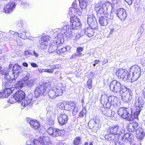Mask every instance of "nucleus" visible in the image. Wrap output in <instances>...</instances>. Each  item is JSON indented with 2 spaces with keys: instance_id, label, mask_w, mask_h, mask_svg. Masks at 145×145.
I'll return each mask as SVG.
<instances>
[{
  "instance_id": "f8f14e48",
  "label": "nucleus",
  "mask_w": 145,
  "mask_h": 145,
  "mask_svg": "<svg viewBox=\"0 0 145 145\" xmlns=\"http://www.w3.org/2000/svg\"><path fill=\"white\" fill-rule=\"evenodd\" d=\"M116 75L118 78L123 80H126L129 79L131 75L129 72L126 69H120L116 72Z\"/></svg>"
},
{
  "instance_id": "b1692460",
  "label": "nucleus",
  "mask_w": 145,
  "mask_h": 145,
  "mask_svg": "<svg viewBox=\"0 0 145 145\" xmlns=\"http://www.w3.org/2000/svg\"><path fill=\"white\" fill-rule=\"evenodd\" d=\"M127 128L129 132H134L135 131H136L139 129L138 124L135 122L130 123L129 124Z\"/></svg>"
},
{
  "instance_id": "7ed1b4c3",
  "label": "nucleus",
  "mask_w": 145,
  "mask_h": 145,
  "mask_svg": "<svg viewBox=\"0 0 145 145\" xmlns=\"http://www.w3.org/2000/svg\"><path fill=\"white\" fill-rule=\"evenodd\" d=\"M50 87V85L47 83L37 85L35 90V97L37 98L42 95H44L47 93Z\"/></svg>"
},
{
  "instance_id": "5701e85b",
  "label": "nucleus",
  "mask_w": 145,
  "mask_h": 145,
  "mask_svg": "<svg viewBox=\"0 0 145 145\" xmlns=\"http://www.w3.org/2000/svg\"><path fill=\"white\" fill-rule=\"evenodd\" d=\"M101 103L103 106L106 108H109V97L106 94L103 95L101 97Z\"/></svg>"
},
{
  "instance_id": "864d4df0",
  "label": "nucleus",
  "mask_w": 145,
  "mask_h": 145,
  "mask_svg": "<svg viewBox=\"0 0 145 145\" xmlns=\"http://www.w3.org/2000/svg\"><path fill=\"white\" fill-rule=\"evenodd\" d=\"M84 56L81 52H76L72 56V57H80Z\"/></svg>"
},
{
  "instance_id": "72a5a7b5",
  "label": "nucleus",
  "mask_w": 145,
  "mask_h": 145,
  "mask_svg": "<svg viewBox=\"0 0 145 145\" xmlns=\"http://www.w3.org/2000/svg\"><path fill=\"white\" fill-rule=\"evenodd\" d=\"M13 82L12 85H11L10 86L12 88H13L14 90V88L16 89H20L23 87L24 85V82L21 80L16 82L14 85H13Z\"/></svg>"
},
{
  "instance_id": "f3484780",
  "label": "nucleus",
  "mask_w": 145,
  "mask_h": 145,
  "mask_svg": "<svg viewBox=\"0 0 145 145\" xmlns=\"http://www.w3.org/2000/svg\"><path fill=\"white\" fill-rule=\"evenodd\" d=\"M27 121L32 128L34 129L36 131L40 129V123L37 120L28 118H27Z\"/></svg>"
},
{
  "instance_id": "423d86ee",
  "label": "nucleus",
  "mask_w": 145,
  "mask_h": 145,
  "mask_svg": "<svg viewBox=\"0 0 145 145\" xmlns=\"http://www.w3.org/2000/svg\"><path fill=\"white\" fill-rule=\"evenodd\" d=\"M25 97V94L23 91L22 90L18 91L13 94L8 101L11 104H13L16 102H20Z\"/></svg>"
},
{
  "instance_id": "cd10ccee",
  "label": "nucleus",
  "mask_w": 145,
  "mask_h": 145,
  "mask_svg": "<svg viewBox=\"0 0 145 145\" xmlns=\"http://www.w3.org/2000/svg\"><path fill=\"white\" fill-rule=\"evenodd\" d=\"M7 86L6 88L3 91L5 97L6 98L10 95L14 90V88L11 87Z\"/></svg>"
},
{
  "instance_id": "e2e57ef3",
  "label": "nucleus",
  "mask_w": 145,
  "mask_h": 145,
  "mask_svg": "<svg viewBox=\"0 0 145 145\" xmlns=\"http://www.w3.org/2000/svg\"><path fill=\"white\" fill-rule=\"evenodd\" d=\"M83 48L81 47H78L76 49L77 52H81L83 51Z\"/></svg>"
},
{
  "instance_id": "c03bdc74",
  "label": "nucleus",
  "mask_w": 145,
  "mask_h": 145,
  "mask_svg": "<svg viewBox=\"0 0 145 145\" xmlns=\"http://www.w3.org/2000/svg\"><path fill=\"white\" fill-rule=\"evenodd\" d=\"M75 106V104L73 103H71L66 105V106L68 107V109L69 111H72L73 108Z\"/></svg>"
},
{
  "instance_id": "4d7b16f0",
  "label": "nucleus",
  "mask_w": 145,
  "mask_h": 145,
  "mask_svg": "<svg viewBox=\"0 0 145 145\" xmlns=\"http://www.w3.org/2000/svg\"><path fill=\"white\" fill-rule=\"evenodd\" d=\"M59 108L61 110H63L65 108V104L62 103H59Z\"/></svg>"
},
{
  "instance_id": "c756f323",
  "label": "nucleus",
  "mask_w": 145,
  "mask_h": 145,
  "mask_svg": "<svg viewBox=\"0 0 145 145\" xmlns=\"http://www.w3.org/2000/svg\"><path fill=\"white\" fill-rule=\"evenodd\" d=\"M9 33H11L12 35H14V36H18V37H20L23 39H25L27 37V32L26 31H24L21 33V35L20 36L19 34L18 33H15L12 31H10Z\"/></svg>"
},
{
  "instance_id": "09e8293b",
  "label": "nucleus",
  "mask_w": 145,
  "mask_h": 145,
  "mask_svg": "<svg viewBox=\"0 0 145 145\" xmlns=\"http://www.w3.org/2000/svg\"><path fill=\"white\" fill-rule=\"evenodd\" d=\"M74 32V33H73V34H74L73 35L75 37H74L73 36V39L74 40H79L80 38L83 36V35L82 34H78L77 35H75V34H76L75 33V32Z\"/></svg>"
},
{
  "instance_id": "6ab92c4d",
  "label": "nucleus",
  "mask_w": 145,
  "mask_h": 145,
  "mask_svg": "<svg viewBox=\"0 0 145 145\" xmlns=\"http://www.w3.org/2000/svg\"><path fill=\"white\" fill-rule=\"evenodd\" d=\"M10 73V71H8V74L5 75L4 76V77L6 80L5 85L7 86H10L11 85H12L13 82H14L17 78H14V77H13L12 74Z\"/></svg>"
},
{
  "instance_id": "aec40b11",
  "label": "nucleus",
  "mask_w": 145,
  "mask_h": 145,
  "mask_svg": "<svg viewBox=\"0 0 145 145\" xmlns=\"http://www.w3.org/2000/svg\"><path fill=\"white\" fill-rule=\"evenodd\" d=\"M116 14L117 16L121 21H124L126 18V11L123 8H121L118 9L116 12Z\"/></svg>"
},
{
  "instance_id": "4c0bfd02",
  "label": "nucleus",
  "mask_w": 145,
  "mask_h": 145,
  "mask_svg": "<svg viewBox=\"0 0 145 145\" xmlns=\"http://www.w3.org/2000/svg\"><path fill=\"white\" fill-rule=\"evenodd\" d=\"M102 113L104 115L108 117L113 116L114 114V112H112L109 110L104 109Z\"/></svg>"
},
{
  "instance_id": "f704fd0d",
  "label": "nucleus",
  "mask_w": 145,
  "mask_h": 145,
  "mask_svg": "<svg viewBox=\"0 0 145 145\" xmlns=\"http://www.w3.org/2000/svg\"><path fill=\"white\" fill-rule=\"evenodd\" d=\"M99 23L101 26H105L108 24L107 19L105 18L103 16H101L99 18Z\"/></svg>"
},
{
  "instance_id": "774afa93",
  "label": "nucleus",
  "mask_w": 145,
  "mask_h": 145,
  "mask_svg": "<svg viewBox=\"0 0 145 145\" xmlns=\"http://www.w3.org/2000/svg\"><path fill=\"white\" fill-rule=\"evenodd\" d=\"M31 65L33 67L37 68L38 66L36 64L34 63H30Z\"/></svg>"
},
{
  "instance_id": "393cba45",
  "label": "nucleus",
  "mask_w": 145,
  "mask_h": 145,
  "mask_svg": "<svg viewBox=\"0 0 145 145\" xmlns=\"http://www.w3.org/2000/svg\"><path fill=\"white\" fill-rule=\"evenodd\" d=\"M78 0H76L74 1L72 5V8L71 7L69 9V12L68 14L70 16L74 14V11H75V10L77 9L78 10V9L80 7V6L77 4V1L78 2Z\"/></svg>"
},
{
  "instance_id": "f03ea898",
  "label": "nucleus",
  "mask_w": 145,
  "mask_h": 145,
  "mask_svg": "<svg viewBox=\"0 0 145 145\" xmlns=\"http://www.w3.org/2000/svg\"><path fill=\"white\" fill-rule=\"evenodd\" d=\"M64 87L63 86L61 83H58L56 86L53 87L48 92V95L50 99H54L57 97L62 95L63 91L64 90Z\"/></svg>"
},
{
  "instance_id": "39448f33",
  "label": "nucleus",
  "mask_w": 145,
  "mask_h": 145,
  "mask_svg": "<svg viewBox=\"0 0 145 145\" xmlns=\"http://www.w3.org/2000/svg\"><path fill=\"white\" fill-rule=\"evenodd\" d=\"M26 145H53L50 141L49 138L47 137H44L40 138L39 140L34 139L32 143L28 141Z\"/></svg>"
},
{
  "instance_id": "9d476101",
  "label": "nucleus",
  "mask_w": 145,
  "mask_h": 145,
  "mask_svg": "<svg viewBox=\"0 0 145 145\" xmlns=\"http://www.w3.org/2000/svg\"><path fill=\"white\" fill-rule=\"evenodd\" d=\"M123 88L121 94L122 100L125 102H129L132 99L133 93L131 89L126 87Z\"/></svg>"
},
{
  "instance_id": "a878e982",
  "label": "nucleus",
  "mask_w": 145,
  "mask_h": 145,
  "mask_svg": "<svg viewBox=\"0 0 145 145\" xmlns=\"http://www.w3.org/2000/svg\"><path fill=\"white\" fill-rule=\"evenodd\" d=\"M118 98L114 96H110L109 97V108L112 105H117Z\"/></svg>"
},
{
  "instance_id": "dca6fc26",
  "label": "nucleus",
  "mask_w": 145,
  "mask_h": 145,
  "mask_svg": "<svg viewBox=\"0 0 145 145\" xmlns=\"http://www.w3.org/2000/svg\"><path fill=\"white\" fill-rule=\"evenodd\" d=\"M50 39V37L48 35H45L41 37L39 40V43L42 49H45L46 48Z\"/></svg>"
},
{
  "instance_id": "49530a36",
  "label": "nucleus",
  "mask_w": 145,
  "mask_h": 145,
  "mask_svg": "<svg viewBox=\"0 0 145 145\" xmlns=\"http://www.w3.org/2000/svg\"><path fill=\"white\" fill-rule=\"evenodd\" d=\"M86 113V108L84 107L80 112L79 115V117L81 118L83 117L85 115Z\"/></svg>"
},
{
  "instance_id": "8fccbe9b",
  "label": "nucleus",
  "mask_w": 145,
  "mask_h": 145,
  "mask_svg": "<svg viewBox=\"0 0 145 145\" xmlns=\"http://www.w3.org/2000/svg\"><path fill=\"white\" fill-rule=\"evenodd\" d=\"M56 132L55 133V135H54L53 137H57L61 136L62 134V132H63V131L58 129H56Z\"/></svg>"
},
{
  "instance_id": "ddd939ff",
  "label": "nucleus",
  "mask_w": 145,
  "mask_h": 145,
  "mask_svg": "<svg viewBox=\"0 0 145 145\" xmlns=\"http://www.w3.org/2000/svg\"><path fill=\"white\" fill-rule=\"evenodd\" d=\"M65 110L61 112L57 115V118L59 124L61 125L65 124L67 122L69 117L65 114Z\"/></svg>"
},
{
  "instance_id": "69168bd1",
  "label": "nucleus",
  "mask_w": 145,
  "mask_h": 145,
  "mask_svg": "<svg viewBox=\"0 0 145 145\" xmlns=\"http://www.w3.org/2000/svg\"><path fill=\"white\" fill-rule=\"evenodd\" d=\"M17 42L18 44L20 46H22L23 45V43L20 40H17Z\"/></svg>"
},
{
  "instance_id": "37998d69",
  "label": "nucleus",
  "mask_w": 145,
  "mask_h": 145,
  "mask_svg": "<svg viewBox=\"0 0 145 145\" xmlns=\"http://www.w3.org/2000/svg\"><path fill=\"white\" fill-rule=\"evenodd\" d=\"M96 20L95 17L93 15L89 16L87 18V21L88 24L89 25L92 22Z\"/></svg>"
},
{
  "instance_id": "338daca9",
  "label": "nucleus",
  "mask_w": 145,
  "mask_h": 145,
  "mask_svg": "<svg viewBox=\"0 0 145 145\" xmlns=\"http://www.w3.org/2000/svg\"><path fill=\"white\" fill-rule=\"evenodd\" d=\"M144 32V30L142 28H140V29L139 30L138 32V34L141 35Z\"/></svg>"
},
{
  "instance_id": "bb28decb",
  "label": "nucleus",
  "mask_w": 145,
  "mask_h": 145,
  "mask_svg": "<svg viewBox=\"0 0 145 145\" xmlns=\"http://www.w3.org/2000/svg\"><path fill=\"white\" fill-rule=\"evenodd\" d=\"M32 100V98L30 96H28V97H25L23 99L21 103L22 109L24 108L26 106L29 105L31 103Z\"/></svg>"
},
{
  "instance_id": "de8ad7c7",
  "label": "nucleus",
  "mask_w": 145,
  "mask_h": 145,
  "mask_svg": "<svg viewBox=\"0 0 145 145\" xmlns=\"http://www.w3.org/2000/svg\"><path fill=\"white\" fill-rule=\"evenodd\" d=\"M114 29H111L110 32L108 31L107 33H106L105 34V37L108 38H109L111 37L110 35H111L114 32Z\"/></svg>"
},
{
  "instance_id": "c9c22d12",
  "label": "nucleus",
  "mask_w": 145,
  "mask_h": 145,
  "mask_svg": "<svg viewBox=\"0 0 145 145\" xmlns=\"http://www.w3.org/2000/svg\"><path fill=\"white\" fill-rule=\"evenodd\" d=\"M55 39V41H56V45H54L50 46L48 50V52L49 53H52L54 52H55V51L57 49V47L58 45L61 44H62L60 43V44H59L57 43L56 42V38Z\"/></svg>"
},
{
  "instance_id": "e433bc0d",
  "label": "nucleus",
  "mask_w": 145,
  "mask_h": 145,
  "mask_svg": "<svg viewBox=\"0 0 145 145\" xmlns=\"http://www.w3.org/2000/svg\"><path fill=\"white\" fill-rule=\"evenodd\" d=\"M87 1L86 0H78L80 7L82 9H85L88 5Z\"/></svg>"
},
{
  "instance_id": "c85d7f7f",
  "label": "nucleus",
  "mask_w": 145,
  "mask_h": 145,
  "mask_svg": "<svg viewBox=\"0 0 145 145\" xmlns=\"http://www.w3.org/2000/svg\"><path fill=\"white\" fill-rule=\"evenodd\" d=\"M92 123L93 125V128L95 130H97L99 128V120L98 118H94L93 120H91L89 121L88 124L89 125L90 123Z\"/></svg>"
},
{
  "instance_id": "0e129e2a",
  "label": "nucleus",
  "mask_w": 145,
  "mask_h": 145,
  "mask_svg": "<svg viewBox=\"0 0 145 145\" xmlns=\"http://www.w3.org/2000/svg\"><path fill=\"white\" fill-rule=\"evenodd\" d=\"M54 67H53V68L51 69H48L47 72L52 73L54 70Z\"/></svg>"
},
{
  "instance_id": "58836bf2",
  "label": "nucleus",
  "mask_w": 145,
  "mask_h": 145,
  "mask_svg": "<svg viewBox=\"0 0 145 145\" xmlns=\"http://www.w3.org/2000/svg\"><path fill=\"white\" fill-rule=\"evenodd\" d=\"M35 79L34 78L30 79L28 81H26L24 85L29 87H31L34 84Z\"/></svg>"
},
{
  "instance_id": "0eeeda50",
  "label": "nucleus",
  "mask_w": 145,
  "mask_h": 145,
  "mask_svg": "<svg viewBox=\"0 0 145 145\" xmlns=\"http://www.w3.org/2000/svg\"><path fill=\"white\" fill-rule=\"evenodd\" d=\"M110 6V3L109 2L102 3L100 1L96 4L95 9L98 14H105L107 12L108 7Z\"/></svg>"
},
{
  "instance_id": "ea45409f",
  "label": "nucleus",
  "mask_w": 145,
  "mask_h": 145,
  "mask_svg": "<svg viewBox=\"0 0 145 145\" xmlns=\"http://www.w3.org/2000/svg\"><path fill=\"white\" fill-rule=\"evenodd\" d=\"M56 129L52 127H50L48 129L47 132L51 136H54V135H55V133L56 131Z\"/></svg>"
},
{
  "instance_id": "a211bd4d",
  "label": "nucleus",
  "mask_w": 145,
  "mask_h": 145,
  "mask_svg": "<svg viewBox=\"0 0 145 145\" xmlns=\"http://www.w3.org/2000/svg\"><path fill=\"white\" fill-rule=\"evenodd\" d=\"M70 26L72 29H74L76 32L77 31V27L80 25V19L75 17H72L71 19Z\"/></svg>"
},
{
  "instance_id": "bf43d9fd",
  "label": "nucleus",
  "mask_w": 145,
  "mask_h": 145,
  "mask_svg": "<svg viewBox=\"0 0 145 145\" xmlns=\"http://www.w3.org/2000/svg\"><path fill=\"white\" fill-rule=\"evenodd\" d=\"M24 55L27 56V57L30 56V55H33V54H31L28 51H25L24 52Z\"/></svg>"
},
{
  "instance_id": "9b49d317",
  "label": "nucleus",
  "mask_w": 145,
  "mask_h": 145,
  "mask_svg": "<svg viewBox=\"0 0 145 145\" xmlns=\"http://www.w3.org/2000/svg\"><path fill=\"white\" fill-rule=\"evenodd\" d=\"M125 131V129L123 127H120L118 125H115L112 127H110L107 130V133H112L115 135L118 136L124 133Z\"/></svg>"
},
{
  "instance_id": "2f4dec72",
  "label": "nucleus",
  "mask_w": 145,
  "mask_h": 145,
  "mask_svg": "<svg viewBox=\"0 0 145 145\" xmlns=\"http://www.w3.org/2000/svg\"><path fill=\"white\" fill-rule=\"evenodd\" d=\"M108 133L109 134L105 135V137L106 139L109 141L112 140L116 141L118 139V137H116L114 134L112 133Z\"/></svg>"
},
{
  "instance_id": "5fc2aeb1",
  "label": "nucleus",
  "mask_w": 145,
  "mask_h": 145,
  "mask_svg": "<svg viewBox=\"0 0 145 145\" xmlns=\"http://www.w3.org/2000/svg\"><path fill=\"white\" fill-rule=\"evenodd\" d=\"M55 119V116L53 115L51 116L50 118V120L49 121V123L50 125H52L54 124V121Z\"/></svg>"
},
{
  "instance_id": "20e7f679",
  "label": "nucleus",
  "mask_w": 145,
  "mask_h": 145,
  "mask_svg": "<svg viewBox=\"0 0 145 145\" xmlns=\"http://www.w3.org/2000/svg\"><path fill=\"white\" fill-rule=\"evenodd\" d=\"M123 87L118 82L114 80L112 81L110 84V90L115 94H116L118 96L121 95Z\"/></svg>"
},
{
  "instance_id": "13d9d810",
  "label": "nucleus",
  "mask_w": 145,
  "mask_h": 145,
  "mask_svg": "<svg viewBox=\"0 0 145 145\" xmlns=\"http://www.w3.org/2000/svg\"><path fill=\"white\" fill-rule=\"evenodd\" d=\"M0 72H1L2 74L4 75V76L5 75L8 74V72L7 71V69L5 68L3 70L1 69Z\"/></svg>"
},
{
  "instance_id": "6e6552de",
  "label": "nucleus",
  "mask_w": 145,
  "mask_h": 145,
  "mask_svg": "<svg viewBox=\"0 0 145 145\" xmlns=\"http://www.w3.org/2000/svg\"><path fill=\"white\" fill-rule=\"evenodd\" d=\"M129 74H132L131 80L133 81L137 80L141 76V70L140 67L137 65L132 66L130 69Z\"/></svg>"
},
{
  "instance_id": "052dcab7",
  "label": "nucleus",
  "mask_w": 145,
  "mask_h": 145,
  "mask_svg": "<svg viewBox=\"0 0 145 145\" xmlns=\"http://www.w3.org/2000/svg\"><path fill=\"white\" fill-rule=\"evenodd\" d=\"M140 62L141 64L145 67V57L141 59Z\"/></svg>"
},
{
  "instance_id": "f257e3e1",
  "label": "nucleus",
  "mask_w": 145,
  "mask_h": 145,
  "mask_svg": "<svg viewBox=\"0 0 145 145\" xmlns=\"http://www.w3.org/2000/svg\"><path fill=\"white\" fill-rule=\"evenodd\" d=\"M74 32L76 31L74 29L69 28V25L65 24V25L61 29H57L55 32V34H57L56 37V42L59 44L62 43L63 37L65 36L67 39L71 38L73 36Z\"/></svg>"
},
{
  "instance_id": "4be33fe9",
  "label": "nucleus",
  "mask_w": 145,
  "mask_h": 145,
  "mask_svg": "<svg viewBox=\"0 0 145 145\" xmlns=\"http://www.w3.org/2000/svg\"><path fill=\"white\" fill-rule=\"evenodd\" d=\"M134 138L133 135L131 133H126L123 136L122 138V141L126 142L131 143Z\"/></svg>"
},
{
  "instance_id": "2eb2a0df",
  "label": "nucleus",
  "mask_w": 145,
  "mask_h": 145,
  "mask_svg": "<svg viewBox=\"0 0 145 145\" xmlns=\"http://www.w3.org/2000/svg\"><path fill=\"white\" fill-rule=\"evenodd\" d=\"M127 108L124 107L120 108L118 110V114L124 119H127L128 120H131L130 117V114L127 110Z\"/></svg>"
},
{
  "instance_id": "1a4fd4ad",
  "label": "nucleus",
  "mask_w": 145,
  "mask_h": 145,
  "mask_svg": "<svg viewBox=\"0 0 145 145\" xmlns=\"http://www.w3.org/2000/svg\"><path fill=\"white\" fill-rule=\"evenodd\" d=\"M136 104V111L135 112L134 115L135 119H138V116L139 114L143 105L144 104V101L141 97L137 98L135 101Z\"/></svg>"
},
{
  "instance_id": "a19ab883",
  "label": "nucleus",
  "mask_w": 145,
  "mask_h": 145,
  "mask_svg": "<svg viewBox=\"0 0 145 145\" xmlns=\"http://www.w3.org/2000/svg\"><path fill=\"white\" fill-rule=\"evenodd\" d=\"M82 141L81 138L77 137L75 138L73 141L74 145H78L81 144Z\"/></svg>"
},
{
  "instance_id": "7c9ffc66",
  "label": "nucleus",
  "mask_w": 145,
  "mask_h": 145,
  "mask_svg": "<svg viewBox=\"0 0 145 145\" xmlns=\"http://www.w3.org/2000/svg\"><path fill=\"white\" fill-rule=\"evenodd\" d=\"M136 134L137 138L140 140L142 139L145 135L143 130L140 128L136 131Z\"/></svg>"
},
{
  "instance_id": "3c124183",
  "label": "nucleus",
  "mask_w": 145,
  "mask_h": 145,
  "mask_svg": "<svg viewBox=\"0 0 145 145\" xmlns=\"http://www.w3.org/2000/svg\"><path fill=\"white\" fill-rule=\"evenodd\" d=\"M66 51L65 48H63L57 50V53L59 54L62 55Z\"/></svg>"
},
{
  "instance_id": "473e14b6",
  "label": "nucleus",
  "mask_w": 145,
  "mask_h": 145,
  "mask_svg": "<svg viewBox=\"0 0 145 145\" xmlns=\"http://www.w3.org/2000/svg\"><path fill=\"white\" fill-rule=\"evenodd\" d=\"M93 29H92L91 27H88L85 30L84 32V34L89 37H91L94 35Z\"/></svg>"
},
{
  "instance_id": "a18cd8bd",
  "label": "nucleus",
  "mask_w": 145,
  "mask_h": 145,
  "mask_svg": "<svg viewBox=\"0 0 145 145\" xmlns=\"http://www.w3.org/2000/svg\"><path fill=\"white\" fill-rule=\"evenodd\" d=\"M96 20H95L89 25L90 26V27L94 29H97V27H98V24Z\"/></svg>"
},
{
  "instance_id": "4468645a",
  "label": "nucleus",
  "mask_w": 145,
  "mask_h": 145,
  "mask_svg": "<svg viewBox=\"0 0 145 145\" xmlns=\"http://www.w3.org/2000/svg\"><path fill=\"white\" fill-rule=\"evenodd\" d=\"M22 71L21 66L18 64H15L13 67L12 71H10V73L12 74L13 77L17 78Z\"/></svg>"
},
{
  "instance_id": "79ce46f5",
  "label": "nucleus",
  "mask_w": 145,
  "mask_h": 145,
  "mask_svg": "<svg viewBox=\"0 0 145 145\" xmlns=\"http://www.w3.org/2000/svg\"><path fill=\"white\" fill-rule=\"evenodd\" d=\"M106 15V17L108 20V22H109L110 21H112L114 19V14L112 13H110L109 14L107 13L105 14Z\"/></svg>"
},
{
  "instance_id": "680f3d73",
  "label": "nucleus",
  "mask_w": 145,
  "mask_h": 145,
  "mask_svg": "<svg viewBox=\"0 0 145 145\" xmlns=\"http://www.w3.org/2000/svg\"><path fill=\"white\" fill-rule=\"evenodd\" d=\"M74 11V12H76L80 16L82 14V12L80 11V10L79 8L78 9V10H77V9L75 10V11Z\"/></svg>"
},
{
  "instance_id": "412c9836",
  "label": "nucleus",
  "mask_w": 145,
  "mask_h": 145,
  "mask_svg": "<svg viewBox=\"0 0 145 145\" xmlns=\"http://www.w3.org/2000/svg\"><path fill=\"white\" fill-rule=\"evenodd\" d=\"M16 6L15 3L13 1L10 3H8L5 6L4 11L7 13H9L11 12L13 10Z\"/></svg>"
},
{
  "instance_id": "603ef678",
  "label": "nucleus",
  "mask_w": 145,
  "mask_h": 145,
  "mask_svg": "<svg viewBox=\"0 0 145 145\" xmlns=\"http://www.w3.org/2000/svg\"><path fill=\"white\" fill-rule=\"evenodd\" d=\"M29 74L27 73L26 76L24 77L22 80H22L23 82H24V84L26 83V81H28V80L30 79L29 78Z\"/></svg>"
},
{
  "instance_id": "6e6d98bb",
  "label": "nucleus",
  "mask_w": 145,
  "mask_h": 145,
  "mask_svg": "<svg viewBox=\"0 0 145 145\" xmlns=\"http://www.w3.org/2000/svg\"><path fill=\"white\" fill-rule=\"evenodd\" d=\"M72 114L73 115H75L78 112V107L76 106V105L74 106V107L73 108L72 110Z\"/></svg>"
}]
</instances>
